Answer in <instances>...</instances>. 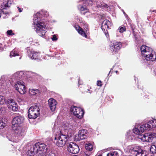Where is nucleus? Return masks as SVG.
Returning a JSON list of instances; mask_svg holds the SVG:
<instances>
[{"mask_svg": "<svg viewBox=\"0 0 156 156\" xmlns=\"http://www.w3.org/2000/svg\"><path fill=\"white\" fill-rule=\"evenodd\" d=\"M48 15V13L47 11L41 10L34 15L33 24L34 30L40 36L44 37L45 36L46 28L43 21L40 19L41 15L47 16Z\"/></svg>", "mask_w": 156, "mask_h": 156, "instance_id": "1", "label": "nucleus"}, {"mask_svg": "<svg viewBox=\"0 0 156 156\" xmlns=\"http://www.w3.org/2000/svg\"><path fill=\"white\" fill-rule=\"evenodd\" d=\"M24 117L20 115H17L12 122V128L15 134L20 136L24 134V130L21 126L24 122Z\"/></svg>", "mask_w": 156, "mask_h": 156, "instance_id": "2", "label": "nucleus"}, {"mask_svg": "<svg viewBox=\"0 0 156 156\" xmlns=\"http://www.w3.org/2000/svg\"><path fill=\"white\" fill-rule=\"evenodd\" d=\"M142 55L147 61L149 62L148 65L152 64V62L156 60V53L152 49L146 45L141 47Z\"/></svg>", "mask_w": 156, "mask_h": 156, "instance_id": "3", "label": "nucleus"}, {"mask_svg": "<svg viewBox=\"0 0 156 156\" xmlns=\"http://www.w3.org/2000/svg\"><path fill=\"white\" fill-rule=\"evenodd\" d=\"M155 127H156V119H152L147 123L140 126L139 129L138 127L136 128L135 127L133 131L135 133L139 134L142 133L145 130L149 131Z\"/></svg>", "mask_w": 156, "mask_h": 156, "instance_id": "4", "label": "nucleus"}, {"mask_svg": "<svg viewBox=\"0 0 156 156\" xmlns=\"http://www.w3.org/2000/svg\"><path fill=\"white\" fill-rule=\"evenodd\" d=\"M69 139V136L67 135L62 133L61 131L56 134L55 137L54 142L57 146L61 147L64 146Z\"/></svg>", "mask_w": 156, "mask_h": 156, "instance_id": "5", "label": "nucleus"}, {"mask_svg": "<svg viewBox=\"0 0 156 156\" xmlns=\"http://www.w3.org/2000/svg\"><path fill=\"white\" fill-rule=\"evenodd\" d=\"M82 2L83 4H79L78 6V9L83 14L87 13V15H89L90 12L86 5L92 6L93 4L92 1V0H83Z\"/></svg>", "mask_w": 156, "mask_h": 156, "instance_id": "6", "label": "nucleus"}, {"mask_svg": "<svg viewBox=\"0 0 156 156\" xmlns=\"http://www.w3.org/2000/svg\"><path fill=\"white\" fill-rule=\"evenodd\" d=\"M47 147L44 144L36 143L33 146V150L37 152L38 156H42L47 151Z\"/></svg>", "mask_w": 156, "mask_h": 156, "instance_id": "7", "label": "nucleus"}, {"mask_svg": "<svg viewBox=\"0 0 156 156\" xmlns=\"http://www.w3.org/2000/svg\"><path fill=\"white\" fill-rule=\"evenodd\" d=\"M40 113V108L38 106H32L28 110V117L30 119H35L39 115Z\"/></svg>", "mask_w": 156, "mask_h": 156, "instance_id": "8", "label": "nucleus"}, {"mask_svg": "<svg viewBox=\"0 0 156 156\" xmlns=\"http://www.w3.org/2000/svg\"><path fill=\"white\" fill-rule=\"evenodd\" d=\"M141 133L137 134L138 138L143 142H151L154 138H156V133H146L143 135H141Z\"/></svg>", "mask_w": 156, "mask_h": 156, "instance_id": "9", "label": "nucleus"}, {"mask_svg": "<svg viewBox=\"0 0 156 156\" xmlns=\"http://www.w3.org/2000/svg\"><path fill=\"white\" fill-rule=\"evenodd\" d=\"M71 112L79 119H81L83 117L84 114L83 110L80 108L72 106L70 109Z\"/></svg>", "mask_w": 156, "mask_h": 156, "instance_id": "10", "label": "nucleus"}, {"mask_svg": "<svg viewBox=\"0 0 156 156\" xmlns=\"http://www.w3.org/2000/svg\"><path fill=\"white\" fill-rule=\"evenodd\" d=\"M14 87L15 89L21 94H23L26 92L24 83L22 81H18L15 84Z\"/></svg>", "mask_w": 156, "mask_h": 156, "instance_id": "11", "label": "nucleus"}, {"mask_svg": "<svg viewBox=\"0 0 156 156\" xmlns=\"http://www.w3.org/2000/svg\"><path fill=\"white\" fill-rule=\"evenodd\" d=\"M67 149L69 152L73 154H77L80 150L78 146L73 142H70L67 145Z\"/></svg>", "mask_w": 156, "mask_h": 156, "instance_id": "12", "label": "nucleus"}, {"mask_svg": "<svg viewBox=\"0 0 156 156\" xmlns=\"http://www.w3.org/2000/svg\"><path fill=\"white\" fill-rule=\"evenodd\" d=\"M29 57L31 59L38 62L41 61L40 53L39 51L31 50L29 51Z\"/></svg>", "mask_w": 156, "mask_h": 156, "instance_id": "13", "label": "nucleus"}, {"mask_svg": "<svg viewBox=\"0 0 156 156\" xmlns=\"http://www.w3.org/2000/svg\"><path fill=\"white\" fill-rule=\"evenodd\" d=\"M7 106L10 110L15 112L18 109V106L17 103L13 99H11L8 101Z\"/></svg>", "mask_w": 156, "mask_h": 156, "instance_id": "14", "label": "nucleus"}, {"mask_svg": "<svg viewBox=\"0 0 156 156\" xmlns=\"http://www.w3.org/2000/svg\"><path fill=\"white\" fill-rule=\"evenodd\" d=\"M48 103L51 110L52 111H54L57 104L55 100L52 98H50L48 100Z\"/></svg>", "mask_w": 156, "mask_h": 156, "instance_id": "15", "label": "nucleus"}, {"mask_svg": "<svg viewBox=\"0 0 156 156\" xmlns=\"http://www.w3.org/2000/svg\"><path fill=\"white\" fill-rule=\"evenodd\" d=\"M12 3L11 0H5L1 4V8L2 9H7L11 7Z\"/></svg>", "mask_w": 156, "mask_h": 156, "instance_id": "16", "label": "nucleus"}, {"mask_svg": "<svg viewBox=\"0 0 156 156\" xmlns=\"http://www.w3.org/2000/svg\"><path fill=\"white\" fill-rule=\"evenodd\" d=\"M87 131L83 129L79 131L78 134V138L77 140L79 141L80 140H83L86 138L87 137Z\"/></svg>", "mask_w": 156, "mask_h": 156, "instance_id": "17", "label": "nucleus"}, {"mask_svg": "<svg viewBox=\"0 0 156 156\" xmlns=\"http://www.w3.org/2000/svg\"><path fill=\"white\" fill-rule=\"evenodd\" d=\"M23 74V72L20 71L14 74L12 76L11 78L12 80H15L20 78Z\"/></svg>", "mask_w": 156, "mask_h": 156, "instance_id": "18", "label": "nucleus"}, {"mask_svg": "<svg viewBox=\"0 0 156 156\" xmlns=\"http://www.w3.org/2000/svg\"><path fill=\"white\" fill-rule=\"evenodd\" d=\"M134 154L136 156H147L146 154L145 151L141 149H138V150L134 149Z\"/></svg>", "mask_w": 156, "mask_h": 156, "instance_id": "19", "label": "nucleus"}, {"mask_svg": "<svg viewBox=\"0 0 156 156\" xmlns=\"http://www.w3.org/2000/svg\"><path fill=\"white\" fill-rule=\"evenodd\" d=\"M110 24V22L108 20H104L102 23V29L104 31H107V30L109 29V26Z\"/></svg>", "mask_w": 156, "mask_h": 156, "instance_id": "20", "label": "nucleus"}, {"mask_svg": "<svg viewBox=\"0 0 156 156\" xmlns=\"http://www.w3.org/2000/svg\"><path fill=\"white\" fill-rule=\"evenodd\" d=\"M75 27L79 34L85 37L86 38L87 37V35L86 34L84 31L80 27L77 25H75Z\"/></svg>", "mask_w": 156, "mask_h": 156, "instance_id": "21", "label": "nucleus"}, {"mask_svg": "<svg viewBox=\"0 0 156 156\" xmlns=\"http://www.w3.org/2000/svg\"><path fill=\"white\" fill-rule=\"evenodd\" d=\"M63 127L65 130H67L69 131H71L73 129V126L71 124L68 122H66L64 124L63 126Z\"/></svg>", "mask_w": 156, "mask_h": 156, "instance_id": "22", "label": "nucleus"}, {"mask_svg": "<svg viewBox=\"0 0 156 156\" xmlns=\"http://www.w3.org/2000/svg\"><path fill=\"white\" fill-rule=\"evenodd\" d=\"M96 6L98 8H107L108 6L105 3H100L98 1L96 2Z\"/></svg>", "mask_w": 156, "mask_h": 156, "instance_id": "23", "label": "nucleus"}, {"mask_svg": "<svg viewBox=\"0 0 156 156\" xmlns=\"http://www.w3.org/2000/svg\"><path fill=\"white\" fill-rule=\"evenodd\" d=\"M29 93L32 95H37L39 94V91L38 89H30Z\"/></svg>", "mask_w": 156, "mask_h": 156, "instance_id": "24", "label": "nucleus"}, {"mask_svg": "<svg viewBox=\"0 0 156 156\" xmlns=\"http://www.w3.org/2000/svg\"><path fill=\"white\" fill-rule=\"evenodd\" d=\"M150 152L152 154L156 153V144L153 143L151 145L150 149Z\"/></svg>", "mask_w": 156, "mask_h": 156, "instance_id": "25", "label": "nucleus"}, {"mask_svg": "<svg viewBox=\"0 0 156 156\" xmlns=\"http://www.w3.org/2000/svg\"><path fill=\"white\" fill-rule=\"evenodd\" d=\"M114 43L115 44V46L116 48V50H117L118 51L122 47V44L120 42H117Z\"/></svg>", "mask_w": 156, "mask_h": 156, "instance_id": "26", "label": "nucleus"}, {"mask_svg": "<svg viewBox=\"0 0 156 156\" xmlns=\"http://www.w3.org/2000/svg\"><path fill=\"white\" fill-rule=\"evenodd\" d=\"M107 156H119V154L117 151H112L107 154Z\"/></svg>", "mask_w": 156, "mask_h": 156, "instance_id": "27", "label": "nucleus"}, {"mask_svg": "<svg viewBox=\"0 0 156 156\" xmlns=\"http://www.w3.org/2000/svg\"><path fill=\"white\" fill-rule=\"evenodd\" d=\"M110 49L113 52H118L117 50H116V48L115 46V45L114 43L113 44L110 45Z\"/></svg>", "mask_w": 156, "mask_h": 156, "instance_id": "28", "label": "nucleus"}, {"mask_svg": "<svg viewBox=\"0 0 156 156\" xmlns=\"http://www.w3.org/2000/svg\"><path fill=\"white\" fill-rule=\"evenodd\" d=\"M19 54L18 53L15 51V50H13L10 53V56L11 57H12L17 55H19Z\"/></svg>", "mask_w": 156, "mask_h": 156, "instance_id": "29", "label": "nucleus"}, {"mask_svg": "<svg viewBox=\"0 0 156 156\" xmlns=\"http://www.w3.org/2000/svg\"><path fill=\"white\" fill-rule=\"evenodd\" d=\"M6 102L5 99V97L2 96L0 95V105H3L5 104Z\"/></svg>", "mask_w": 156, "mask_h": 156, "instance_id": "30", "label": "nucleus"}, {"mask_svg": "<svg viewBox=\"0 0 156 156\" xmlns=\"http://www.w3.org/2000/svg\"><path fill=\"white\" fill-rule=\"evenodd\" d=\"M85 147L87 150L89 151H92L93 149L92 145L90 144H86L85 145Z\"/></svg>", "mask_w": 156, "mask_h": 156, "instance_id": "31", "label": "nucleus"}, {"mask_svg": "<svg viewBox=\"0 0 156 156\" xmlns=\"http://www.w3.org/2000/svg\"><path fill=\"white\" fill-rule=\"evenodd\" d=\"M118 30L120 33H122L126 30V28L125 27L120 26L118 29Z\"/></svg>", "mask_w": 156, "mask_h": 156, "instance_id": "32", "label": "nucleus"}, {"mask_svg": "<svg viewBox=\"0 0 156 156\" xmlns=\"http://www.w3.org/2000/svg\"><path fill=\"white\" fill-rule=\"evenodd\" d=\"M5 123L4 122L0 120V129H3L5 127Z\"/></svg>", "mask_w": 156, "mask_h": 156, "instance_id": "33", "label": "nucleus"}, {"mask_svg": "<svg viewBox=\"0 0 156 156\" xmlns=\"http://www.w3.org/2000/svg\"><path fill=\"white\" fill-rule=\"evenodd\" d=\"M7 34L8 35L10 36L12 35H14V34L12 33V30H8L7 32Z\"/></svg>", "mask_w": 156, "mask_h": 156, "instance_id": "34", "label": "nucleus"}, {"mask_svg": "<svg viewBox=\"0 0 156 156\" xmlns=\"http://www.w3.org/2000/svg\"><path fill=\"white\" fill-rule=\"evenodd\" d=\"M52 40L53 41H55L57 40L58 38L57 37L56 35L54 34L53 35V37L51 38Z\"/></svg>", "mask_w": 156, "mask_h": 156, "instance_id": "35", "label": "nucleus"}, {"mask_svg": "<svg viewBox=\"0 0 156 156\" xmlns=\"http://www.w3.org/2000/svg\"><path fill=\"white\" fill-rule=\"evenodd\" d=\"M102 82H101V81H100V80H98L97 81V86H102Z\"/></svg>", "mask_w": 156, "mask_h": 156, "instance_id": "36", "label": "nucleus"}, {"mask_svg": "<svg viewBox=\"0 0 156 156\" xmlns=\"http://www.w3.org/2000/svg\"><path fill=\"white\" fill-rule=\"evenodd\" d=\"M17 8L19 12H21L23 11V8H21L19 6H17Z\"/></svg>", "mask_w": 156, "mask_h": 156, "instance_id": "37", "label": "nucleus"}, {"mask_svg": "<svg viewBox=\"0 0 156 156\" xmlns=\"http://www.w3.org/2000/svg\"><path fill=\"white\" fill-rule=\"evenodd\" d=\"M3 13L5 15H9V13L8 12H4V11H2Z\"/></svg>", "mask_w": 156, "mask_h": 156, "instance_id": "38", "label": "nucleus"}, {"mask_svg": "<svg viewBox=\"0 0 156 156\" xmlns=\"http://www.w3.org/2000/svg\"><path fill=\"white\" fill-rule=\"evenodd\" d=\"M83 156H89L88 154H87V152H85L83 154Z\"/></svg>", "mask_w": 156, "mask_h": 156, "instance_id": "39", "label": "nucleus"}, {"mask_svg": "<svg viewBox=\"0 0 156 156\" xmlns=\"http://www.w3.org/2000/svg\"><path fill=\"white\" fill-rule=\"evenodd\" d=\"M54 155L52 153H51V154H48V155H46L45 156H51L52 155Z\"/></svg>", "mask_w": 156, "mask_h": 156, "instance_id": "40", "label": "nucleus"}, {"mask_svg": "<svg viewBox=\"0 0 156 156\" xmlns=\"http://www.w3.org/2000/svg\"><path fill=\"white\" fill-rule=\"evenodd\" d=\"M2 12V10L0 9V18L1 17V14Z\"/></svg>", "mask_w": 156, "mask_h": 156, "instance_id": "41", "label": "nucleus"}, {"mask_svg": "<svg viewBox=\"0 0 156 156\" xmlns=\"http://www.w3.org/2000/svg\"><path fill=\"white\" fill-rule=\"evenodd\" d=\"M87 27H86L85 28H84V29L85 30H86L88 29V26H87Z\"/></svg>", "mask_w": 156, "mask_h": 156, "instance_id": "42", "label": "nucleus"}, {"mask_svg": "<svg viewBox=\"0 0 156 156\" xmlns=\"http://www.w3.org/2000/svg\"><path fill=\"white\" fill-rule=\"evenodd\" d=\"M123 13H124V15H126V13L123 11Z\"/></svg>", "mask_w": 156, "mask_h": 156, "instance_id": "43", "label": "nucleus"}, {"mask_svg": "<svg viewBox=\"0 0 156 156\" xmlns=\"http://www.w3.org/2000/svg\"><path fill=\"white\" fill-rule=\"evenodd\" d=\"M80 80H79V81H78V83H79V84H80V85L81 84H82V83H80Z\"/></svg>", "mask_w": 156, "mask_h": 156, "instance_id": "44", "label": "nucleus"}, {"mask_svg": "<svg viewBox=\"0 0 156 156\" xmlns=\"http://www.w3.org/2000/svg\"><path fill=\"white\" fill-rule=\"evenodd\" d=\"M136 148H137V147H134V148H133V149H134V148H135V150H137L136 149ZM138 149H137V150H138ZM133 150H134V149H133Z\"/></svg>", "mask_w": 156, "mask_h": 156, "instance_id": "45", "label": "nucleus"}, {"mask_svg": "<svg viewBox=\"0 0 156 156\" xmlns=\"http://www.w3.org/2000/svg\"><path fill=\"white\" fill-rule=\"evenodd\" d=\"M136 79H137V78H136ZM136 77H135V80H136Z\"/></svg>", "mask_w": 156, "mask_h": 156, "instance_id": "46", "label": "nucleus"}, {"mask_svg": "<svg viewBox=\"0 0 156 156\" xmlns=\"http://www.w3.org/2000/svg\"><path fill=\"white\" fill-rule=\"evenodd\" d=\"M153 12H156V11H154Z\"/></svg>", "mask_w": 156, "mask_h": 156, "instance_id": "47", "label": "nucleus"}, {"mask_svg": "<svg viewBox=\"0 0 156 156\" xmlns=\"http://www.w3.org/2000/svg\"><path fill=\"white\" fill-rule=\"evenodd\" d=\"M117 72H117V71H115V72H116V73H117Z\"/></svg>", "mask_w": 156, "mask_h": 156, "instance_id": "48", "label": "nucleus"}, {"mask_svg": "<svg viewBox=\"0 0 156 156\" xmlns=\"http://www.w3.org/2000/svg\"><path fill=\"white\" fill-rule=\"evenodd\" d=\"M155 23L156 24V20L155 21Z\"/></svg>", "mask_w": 156, "mask_h": 156, "instance_id": "49", "label": "nucleus"}, {"mask_svg": "<svg viewBox=\"0 0 156 156\" xmlns=\"http://www.w3.org/2000/svg\"><path fill=\"white\" fill-rule=\"evenodd\" d=\"M1 48H2L0 47V50H1Z\"/></svg>", "mask_w": 156, "mask_h": 156, "instance_id": "50", "label": "nucleus"}, {"mask_svg": "<svg viewBox=\"0 0 156 156\" xmlns=\"http://www.w3.org/2000/svg\"><path fill=\"white\" fill-rule=\"evenodd\" d=\"M111 72V71H110L109 72V74Z\"/></svg>", "mask_w": 156, "mask_h": 156, "instance_id": "51", "label": "nucleus"}, {"mask_svg": "<svg viewBox=\"0 0 156 156\" xmlns=\"http://www.w3.org/2000/svg\"><path fill=\"white\" fill-rule=\"evenodd\" d=\"M21 58V57H20V59Z\"/></svg>", "mask_w": 156, "mask_h": 156, "instance_id": "52", "label": "nucleus"}, {"mask_svg": "<svg viewBox=\"0 0 156 156\" xmlns=\"http://www.w3.org/2000/svg\"><path fill=\"white\" fill-rule=\"evenodd\" d=\"M95 2H96V1H95ZM95 3H96V2H95Z\"/></svg>", "mask_w": 156, "mask_h": 156, "instance_id": "53", "label": "nucleus"}]
</instances>
